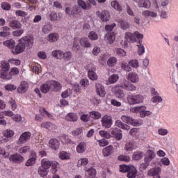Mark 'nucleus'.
<instances>
[{
    "label": "nucleus",
    "mask_w": 178,
    "mask_h": 178,
    "mask_svg": "<svg viewBox=\"0 0 178 178\" xmlns=\"http://www.w3.org/2000/svg\"><path fill=\"white\" fill-rule=\"evenodd\" d=\"M34 44V40L31 38H26L21 39L19 42L16 45V42L13 40H8L3 42V45L12 49L13 54L17 55L24 51L26 48H31Z\"/></svg>",
    "instance_id": "obj_1"
},
{
    "label": "nucleus",
    "mask_w": 178,
    "mask_h": 178,
    "mask_svg": "<svg viewBox=\"0 0 178 178\" xmlns=\"http://www.w3.org/2000/svg\"><path fill=\"white\" fill-rule=\"evenodd\" d=\"M40 90L44 94H47L49 91H60L62 90V85L56 81H47L46 83L40 86Z\"/></svg>",
    "instance_id": "obj_2"
},
{
    "label": "nucleus",
    "mask_w": 178,
    "mask_h": 178,
    "mask_svg": "<svg viewBox=\"0 0 178 178\" xmlns=\"http://www.w3.org/2000/svg\"><path fill=\"white\" fill-rule=\"evenodd\" d=\"M1 70H0V78L3 80H10V74L9 70H10V64L8 62H3L1 65Z\"/></svg>",
    "instance_id": "obj_3"
},
{
    "label": "nucleus",
    "mask_w": 178,
    "mask_h": 178,
    "mask_svg": "<svg viewBox=\"0 0 178 178\" xmlns=\"http://www.w3.org/2000/svg\"><path fill=\"white\" fill-rule=\"evenodd\" d=\"M42 163V166L41 168H44V169H49V168H51V166H52V168H54L53 172L54 173H56V172H58V169H59V168H60V165L59 164V163L54 161V163H52L51 161H49L47 159H42L41 161Z\"/></svg>",
    "instance_id": "obj_4"
},
{
    "label": "nucleus",
    "mask_w": 178,
    "mask_h": 178,
    "mask_svg": "<svg viewBox=\"0 0 178 178\" xmlns=\"http://www.w3.org/2000/svg\"><path fill=\"white\" fill-rule=\"evenodd\" d=\"M127 99L130 105H134L136 104H141L144 101V97L141 95H129Z\"/></svg>",
    "instance_id": "obj_5"
},
{
    "label": "nucleus",
    "mask_w": 178,
    "mask_h": 178,
    "mask_svg": "<svg viewBox=\"0 0 178 178\" xmlns=\"http://www.w3.org/2000/svg\"><path fill=\"white\" fill-rule=\"evenodd\" d=\"M131 112H140L141 118H145V116H149L151 112L145 111V106H136L131 109Z\"/></svg>",
    "instance_id": "obj_6"
},
{
    "label": "nucleus",
    "mask_w": 178,
    "mask_h": 178,
    "mask_svg": "<svg viewBox=\"0 0 178 178\" xmlns=\"http://www.w3.org/2000/svg\"><path fill=\"white\" fill-rule=\"evenodd\" d=\"M162 169L160 167L153 168L148 170L147 176L153 178H161V172Z\"/></svg>",
    "instance_id": "obj_7"
},
{
    "label": "nucleus",
    "mask_w": 178,
    "mask_h": 178,
    "mask_svg": "<svg viewBox=\"0 0 178 178\" xmlns=\"http://www.w3.org/2000/svg\"><path fill=\"white\" fill-rule=\"evenodd\" d=\"M121 120L122 122H124V123L131 124L132 126L137 127L140 126V122H138V120L133 119V118L129 116V115H122L121 117Z\"/></svg>",
    "instance_id": "obj_8"
},
{
    "label": "nucleus",
    "mask_w": 178,
    "mask_h": 178,
    "mask_svg": "<svg viewBox=\"0 0 178 178\" xmlns=\"http://www.w3.org/2000/svg\"><path fill=\"white\" fill-rule=\"evenodd\" d=\"M97 16H99L102 22H109V17H111V14L109 11L104 10L100 13L99 11L96 12Z\"/></svg>",
    "instance_id": "obj_9"
},
{
    "label": "nucleus",
    "mask_w": 178,
    "mask_h": 178,
    "mask_svg": "<svg viewBox=\"0 0 178 178\" xmlns=\"http://www.w3.org/2000/svg\"><path fill=\"white\" fill-rule=\"evenodd\" d=\"M31 137V133L30 131H26L22 134L19 138V144H25L27 141H29Z\"/></svg>",
    "instance_id": "obj_10"
},
{
    "label": "nucleus",
    "mask_w": 178,
    "mask_h": 178,
    "mask_svg": "<svg viewBox=\"0 0 178 178\" xmlns=\"http://www.w3.org/2000/svg\"><path fill=\"white\" fill-rule=\"evenodd\" d=\"M111 136H113V137L115 138V140H117L118 141H120V140L123 138V135L122 134V130L120 129H111Z\"/></svg>",
    "instance_id": "obj_11"
},
{
    "label": "nucleus",
    "mask_w": 178,
    "mask_h": 178,
    "mask_svg": "<svg viewBox=\"0 0 178 178\" xmlns=\"http://www.w3.org/2000/svg\"><path fill=\"white\" fill-rule=\"evenodd\" d=\"M29 90V83L26 81H22L17 91L19 94H24Z\"/></svg>",
    "instance_id": "obj_12"
},
{
    "label": "nucleus",
    "mask_w": 178,
    "mask_h": 178,
    "mask_svg": "<svg viewBox=\"0 0 178 178\" xmlns=\"http://www.w3.org/2000/svg\"><path fill=\"white\" fill-rule=\"evenodd\" d=\"M49 145L50 148H51V149H54V151H57V149L59 148L60 145V143L58 139L53 138L49 141Z\"/></svg>",
    "instance_id": "obj_13"
},
{
    "label": "nucleus",
    "mask_w": 178,
    "mask_h": 178,
    "mask_svg": "<svg viewBox=\"0 0 178 178\" xmlns=\"http://www.w3.org/2000/svg\"><path fill=\"white\" fill-rule=\"evenodd\" d=\"M122 88H124L127 91H136V88L134 85L131 84L127 81H124L122 84L120 86Z\"/></svg>",
    "instance_id": "obj_14"
},
{
    "label": "nucleus",
    "mask_w": 178,
    "mask_h": 178,
    "mask_svg": "<svg viewBox=\"0 0 178 178\" xmlns=\"http://www.w3.org/2000/svg\"><path fill=\"white\" fill-rule=\"evenodd\" d=\"M10 161L13 162V163H20V162H23V161H24V158L19 154H13L10 156Z\"/></svg>",
    "instance_id": "obj_15"
},
{
    "label": "nucleus",
    "mask_w": 178,
    "mask_h": 178,
    "mask_svg": "<svg viewBox=\"0 0 178 178\" xmlns=\"http://www.w3.org/2000/svg\"><path fill=\"white\" fill-rule=\"evenodd\" d=\"M102 122L103 127H106V129H109V127L112 126V119H111L108 115H104L102 118Z\"/></svg>",
    "instance_id": "obj_16"
},
{
    "label": "nucleus",
    "mask_w": 178,
    "mask_h": 178,
    "mask_svg": "<svg viewBox=\"0 0 178 178\" xmlns=\"http://www.w3.org/2000/svg\"><path fill=\"white\" fill-rule=\"evenodd\" d=\"M95 87H96L97 94H98L99 97H105L106 92L105 91V88H104V86L100 83H96Z\"/></svg>",
    "instance_id": "obj_17"
},
{
    "label": "nucleus",
    "mask_w": 178,
    "mask_h": 178,
    "mask_svg": "<svg viewBox=\"0 0 178 178\" xmlns=\"http://www.w3.org/2000/svg\"><path fill=\"white\" fill-rule=\"evenodd\" d=\"M137 173H138L137 168H136V167H134V165H130L127 177L136 178V177H137Z\"/></svg>",
    "instance_id": "obj_18"
},
{
    "label": "nucleus",
    "mask_w": 178,
    "mask_h": 178,
    "mask_svg": "<svg viewBox=\"0 0 178 178\" xmlns=\"http://www.w3.org/2000/svg\"><path fill=\"white\" fill-rule=\"evenodd\" d=\"M138 6L139 8L149 9V8H151V1L149 0H138Z\"/></svg>",
    "instance_id": "obj_19"
},
{
    "label": "nucleus",
    "mask_w": 178,
    "mask_h": 178,
    "mask_svg": "<svg viewBox=\"0 0 178 178\" xmlns=\"http://www.w3.org/2000/svg\"><path fill=\"white\" fill-rule=\"evenodd\" d=\"M65 120L67 122H77L79 118L77 117V114L70 113L65 116Z\"/></svg>",
    "instance_id": "obj_20"
},
{
    "label": "nucleus",
    "mask_w": 178,
    "mask_h": 178,
    "mask_svg": "<svg viewBox=\"0 0 178 178\" xmlns=\"http://www.w3.org/2000/svg\"><path fill=\"white\" fill-rule=\"evenodd\" d=\"M96 175H97V170L92 167L88 169L86 173V178H95Z\"/></svg>",
    "instance_id": "obj_21"
},
{
    "label": "nucleus",
    "mask_w": 178,
    "mask_h": 178,
    "mask_svg": "<svg viewBox=\"0 0 178 178\" xmlns=\"http://www.w3.org/2000/svg\"><path fill=\"white\" fill-rule=\"evenodd\" d=\"M131 83H138V75L136 72H130L127 77Z\"/></svg>",
    "instance_id": "obj_22"
},
{
    "label": "nucleus",
    "mask_w": 178,
    "mask_h": 178,
    "mask_svg": "<svg viewBox=\"0 0 178 178\" xmlns=\"http://www.w3.org/2000/svg\"><path fill=\"white\" fill-rule=\"evenodd\" d=\"M80 44L83 48H91V43L90 42V40L87 38H81Z\"/></svg>",
    "instance_id": "obj_23"
},
{
    "label": "nucleus",
    "mask_w": 178,
    "mask_h": 178,
    "mask_svg": "<svg viewBox=\"0 0 178 178\" xmlns=\"http://www.w3.org/2000/svg\"><path fill=\"white\" fill-rule=\"evenodd\" d=\"M134 37L131 33H127L125 34V41L124 42V45L127 47L129 45V42H133L134 41Z\"/></svg>",
    "instance_id": "obj_24"
},
{
    "label": "nucleus",
    "mask_w": 178,
    "mask_h": 178,
    "mask_svg": "<svg viewBox=\"0 0 178 178\" xmlns=\"http://www.w3.org/2000/svg\"><path fill=\"white\" fill-rule=\"evenodd\" d=\"M112 8H113L117 12H122L123 10V8L122 7V5L118 2V1L114 0L111 3Z\"/></svg>",
    "instance_id": "obj_25"
},
{
    "label": "nucleus",
    "mask_w": 178,
    "mask_h": 178,
    "mask_svg": "<svg viewBox=\"0 0 178 178\" xmlns=\"http://www.w3.org/2000/svg\"><path fill=\"white\" fill-rule=\"evenodd\" d=\"M37 160V155L35 154L32 153L30 159L26 161V166H33L35 163V161Z\"/></svg>",
    "instance_id": "obj_26"
},
{
    "label": "nucleus",
    "mask_w": 178,
    "mask_h": 178,
    "mask_svg": "<svg viewBox=\"0 0 178 178\" xmlns=\"http://www.w3.org/2000/svg\"><path fill=\"white\" fill-rule=\"evenodd\" d=\"M14 134L15 132H13L12 130L7 129L4 131L3 132V137H6V138H4L5 141H9V138H10V137H13Z\"/></svg>",
    "instance_id": "obj_27"
},
{
    "label": "nucleus",
    "mask_w": 178,
    "mask_h": 178,
    "mask_svg": "<svg viewBox=\"0 0 178 178\" xmlns=\"http://www.w3.org/2000/svg\"><path fill=\"white\" fill-rule=\"evenodd\" d=\"M111 154H113V146L110 145L103 149V154L104 156H109Z\"/></svg>",
    "instance_id": "obj_28"
},
{
    "label": "nucleus",
    "mask_w": 178,
    "mask_h": 178,
    "mask_svg": "<svg viewBox=\"0 0 178 178\" xmlns=\"http://www.w3.org/2000/svg\"><path fill=\"white\" fill-rule=\"evenodd\" d=\"M114 93L117 98H124V92H123V91L120 90V87H115L114 88Z\"/></svg>",
    "instance_id": "obj_29"
},
{
    "label": "nucleus",
    "mask_w": 178,
    "mask_h": 178,
    "mask_svg": "<svg viewBox=\"0 0 178 178\" xmlns=\"http://www.w3.org/2000/svg\"><path fill=\"white\" fill-rule=\"evenodd\" d=\"M10 27L12 29H22V24L17 20H12L9 24Z\"/></svg>",
    "instance_id": "obj_30"
},
{
    "label": "nucleus",
    "mask_w": 178,
    "mask_h": 178,
    "mask_svg": "<svg viewBox=\"0 0 178 178\" xmlns=\"http://www.w3.org/2000/svg\"><path fill=\"white\" fill-rule=\"evenodd\" d=\"M119 26L122 29V30H128L130 29V24L129 22L124 21L123 19H120L118 21Z\"/></svg>",
    "instance_id": "obj_31"
},
{
    "label": "nucleus",
    "mask_w": 178,
    "mask_h": 178,
    "mask_svg": "<svg viewBox=\"0 0 178 178\" xmlns=\"http://www.w3.org/2000/svg\"><path fill=\"white\" fill-rule=\"evenodd\" d=\"M42 31L44 34H48L50 31H52V24L47 23L43 26Z\"/></svg>",
    "instance_id": "obj_32"
},
{
    "label": "nucleus",
    "mask_w": 178,
    "mask_h": 178,
    "mask_svg": "<svg viewBox=\"0 0 178 178\" xmlns=\"http://www.w3.org/2000/svg\"><path fill=\"white\" fill-rule=\"evenodd\" d=\"M10 28L8 26L3 27V31L0 32V37H9L10 35Z\"/></svg>",
    "instance_id": "obj_33"
},
{
    "label": "nucleus",
    "mask_w": 178,
    "mask_h": 178,
    "mask_svg": "<svg viewBox=\"0 0 178 178\" xmlns=\"http://www.w3.org/2000/svg\"><path fill=\"white\" fill-rule=\"evenodd\" d=\"M115 126H117L118 127H120V129H123L124 130H130V127L123 123L120 120H118L115 122Z\"/></svg>",
    "instance_id": "obj_34"
},
{
    "label": "nucleus",
    "mask_w": 178,
    "mask_h": 178,
    "mask_svg": "<svg viewBox=\"0 0 178 178\" xmlns=\"http://www.w3.org/2000/svg\"><path fill=\"white\" fill-rule=\"evenodd\" d=\"M106 38H107L110 44H113L115 40H116V35H115V33L111 32L106 35Z\"/></svg>",
    "instance_id": "obj_35"
},
{
    "label": "nucleus",
    "mask_w": 178,
    "mask_h": 178,
    "mask_svg": "<svg viewBox=\"0 0 178 178\" xmlns=\"http://www.w3.org/2000/svg\"><path fill=\"white\" fill-rule=\"evenodd\" d=\"M81 13V7L77 5H75L72 7V16H74L75 15H80Z\"/></svg>",
    "instance_id": "obj_36"
},
{
    "label": "nucleus",
    "mask_w": 178,
    "mask_h": 178,
    "mask_svg": "<svg viewBox=\"0 0 178 178\" xmlns=\"http://www.w3.org/2000/svg\"><path fill=\"white\" fill-rule=\"evenodd\" d=\"M93 70L94 67L92 68V70L88 68V76L90 80H97L98 76H97V74L95 72H93Z\"/></svg>",
    "instance_id": "obj_37"
},
{
    "label": "nucleus",
    "mask_w": 178,
    "mask_h": 178,
    "mask_svg": "<svg viewBox=\"0 0 178 178\" xmlns=\"http://www.w3.org/2000/svg\"><path fill=\"white\" fill-rule=\"evenodd\" d=\"M86 145L85 143H80L76 147V151L79 154H83L86 151Z\"/></svg>",
    "instance_id": "obj_38"
},
{
    "label": "nucleus",
    "mask_w": 178,
    "mask_h": 178,
    "mask_svg": "<svg viewBox=\"0 0 178 178\" xmlns=\"http://www.w3.org/2000/svg\"><path fill=\"white\" fill-rule=\"evenodd\" d=\"M61 59H63V60H65L66 62L67 60H70L72 59V52L67 51L65 53H63V51Z\"/></svg>",
    "instance_id": "obj_39"
},
{
    "label": "nucleus",
    "mask_w": 178,
    "mask_h": 178,
    "mask_svg": "<svg viewBox=\"0 0 178 178\" xmlns=\"http://www.w3.org/2000/svg\"><path fill=\"white\" fill-rule=\"evenodd\" d=\"M117 63L118 59L116 58V57H111L108 58V60H107V65L110 67H113V66H115V65H116Z\"/></svg>",
    "instance_id": "obj_40"
},
{
    "label": "nucleus",
    "mask_w": 178,
    "mask_h": 178,
    "mask_svg": "<svg viewBox=\"0 0 178 178\" xmlns=\"http://www.w3.org/2000/svg\"><path fill=\"white\" fill-rule=\"evenodd\" d=\"M38 174L41 176V177L44 178L45 176H47L48 175V170H47L44 167H40L38 168Z\"/></svg>",
    "instance_id": "obj_41"
},
{
    "label": "nucleus",
    "mask_w": 178,
    "mask_h": 178,
    "mask_svg": "<svg viewBox=\"0 0 178 178\" xmlns=\"http://www.w3.org/2000/svg\"><path fill=\"white\" fill-rule=\"evenodd\" d=\"M62 51L55 50L52 51L51 55L54 56V58H56V59H62Z\"/></svg>",
    "instance_id": "obj_42"
},
{
    "label": "nucleus",
    "mask_w": 178,
    "mask_h": 178,
    "mask_svg": "<svg viewBox=\"0 0 178 178\" xmlns=\"http://www.w3.org/2000/svg\"><path fill=\"white\" fill-rule=\"evenodd\" d=\"M88 37L89 40H91L92 41H95L96 40H98V34H97V33H95V31H90L88 33Z\"/></svg>",
    "instance_id": "obj_43"
},
{
    "label": "nucleus",
    "mask_w": 178,
    "mask_h": 178,
    "mask_svg": "<svg viewBox=\"0 0 178 178\" xmlns=\"http://www.w3.org/2000/svg\"><path fill=\"white\" fill-rule=\"evenodd\" d=\"M134 148H136V146H134V143L131 142H127L124 147L125 151H133Z\"/></svg>",
    "instance_id": "obj_44"
},
{
    "label": "nucleus",
    "mask_w": 178,
    "mask_h": 178,
    "mask_svg": "<svg viewBox=\"0 0 178 178\" xmlns=\"http://www.w3.org/2000/svg\"><path fill=\"white\" fill-rule=\"evenodd\" d=\"M143 158V152H136L132 156V159L134 161H140Z\"/></svg>",
    "instance_id": "obj_45"
},
{
    "label": "nucleus",
    "mask_w": 178,
    "mask_h": 178,
    "mask_svg": "<svg viewBox=\"0 0 178 178\" xmlns=\"http://www.w3.org/2000/svg\"><path fill=\"white\" fill-rule=\"evenodd\" d=\"M119 80V75L118 74H113L108 78V81L110 84H113L116 83Z\"/></svg>",
    "instance_id": "obj_46"
},
{
    "label": "nucleus",
    "mask_w": 178,
    "mask_h": 178,
    "mask_svg": "<svg viewBox=\"0 0 178 178\" xmlns=\"http://www.w3.org/2000/svg\"><path fill=\"white\" fill-rule=\"evenodd\" d=\"M59 158L63 160L70 159V156L66 152H61L59 153Z\"/></svg>",
    "instance_id": "obj_47"
},
{
    "label": "nucleus",
    "mask_w": 178,
    "mask_h": 178,
    "mask_svg": "<svg viewBox=\"0 0 178 178\" xmlns=\"http://www.w3.org/2000/svg\"><path fill=\"white\" fill-rule=\"evenodd\" d=\"M79 49L80 45H79V41H77V39H74L72 46V51L74 52H79Z\"/></svg>",
    "instance_id": "obj_48"
},
{
    "label": "nucleus",
    "mask_w": 178,
    "mask_h": 178,
    "mask_svg": "<svg viewBox=\"0 0 178 178\" xmlns=\"http://www.w3.org/2000/svg\"><path fill=\"white\" fill-rule=\"evenodd\" d=\"M130 170V166L127 165H120V172L122 173H129V170Z\"/></svg>",
    "instance_id": "obj_49"
},
{
    "label": "nucleus",
    "mask_w": 178,
    "mask_h": 178,
    "mask_svg": "<svg viewBox=\"0 0 178 178\" xmlns=\"http://www.w3.org/2000/svg\"><path fill=\"white\" fill-rule=\"evenodd\" d=\"M72 93L73 92L72 91V90L69 88L62 92L61 97L63 98H67V97H70V95H72Z\"/></svg>",
    "instance_id": "obj_50"
},
{
    "label": "nucleus",
    "mask_w": 178,
    "mask_h": 178,
    "mask_svg": "<svg viewBox=\"0 0 178 178\" xmlns=\"http://www.w3.org/2000/svg\"><path fill=\"white\" fill-rule=\"evenodd\" d=\"M90 118H92V119H100L102 116L101 113L97 111H91L90 113Z\"/></svg>",
    "instance_id": "obj_51"
},
{
    "label": "nucleus",
    "mask_w": 178,
    "mask_h": 178,
    "mask_svg": "<svg viewBox=\"0 0 178 178\" xmlns=\"http://www.w3.org/2000/svg\"><path fill=\"white\" fill-rule=\"evenodd\" d=\"M121 69H122V70H124L125 72H131V67L127 63H122L121 64Z\"/></svg>",
    "instance_id": "obj_52"
},
{
    "label": "nucleus",
    "mask_w": 178,
    "mask_h": 178,
    "mask_svg": "<svg viewBox=\"0 0 178 178\" xmlns=\"http://www.w3.org/2000/svg\"><path fill=\"white\" fill-rule=\"evenodd\" d=\"M10 75V79H12V76H15V74H19V70L17 67H12L10 71L9 72Z\"/></svg>",
    "instance_id": "obj_53"
},
{
    "label": "nucleus",
    "mask_w": 178,
    "mask_h": 178,
    "mask_svg": "<svg viewBox=\"0 0 178 178\" xmlns=\"http://www.w3.org/2000/svg\"><path fill=\"white\" fill-rule=\"evenodd\" d=\"M115 52L119 56H126V51L122 49L117 48L115 49Z\"/></svg>",
    "instance_id": "obj_54"
},
{
    "label": "nucleus",
    "mask_w": 178,
    "mask_h": 178,
    "mask_svg": "<svg viewBox=\"0 0 178 178\" xmlns=\"http://www.w3.org/2000/svg\"><path fill=\"white\" fill-rule=\"evenodd\" d=\"M88 159L87 158L81 159L78 162V166H86V165H88Z\"/></svg>",
    "instance_id": "obj_55"
},
{
    "label": "nucleus",
    "mask_w": 178,
    "mask_h": 178,
    "mask_svg": "<svg viewBox=\"0 0 178 178\" xmlns=\"http://www.w3.org/2000/svg\"><path fill=\"white\" fill-rule=\"evenodd\" d=\"M129 67L131 66V67L137 68L138 67V60H131L129 62Z\"/></svg>",
    "instance_id": "obj_56"
},
{
    "label": "nucleus",
    "mask_w": 178,
    "mask_h": 178,
    "mask_svg": "<svg viewBox=\"0 0 178 178\" xmlns=\"http://www.w3.org/2000/svg\"><path fill=\"white\" fill-rule=\"evenodd\" d=\"M99 134H100L102 137H104V138H110L111 137H112V136L110 135L109 133H108V131H100L99 132Z\"/></svg>",
    "instance_id": "obj_57"
},
{
    "label": "nucleus",
    "mask_w": 178,
    "mask_h": 178,
    "mask_svg": "<svg viewBox=\"0 0 178 178\" xmlns=\"http://www.w3.org/2000/svg\"><path fill=\"white\" fill-rule=\"evenodd\" d=\"M78 5L84 10H87V4L83 0H78Z\"/></svg>",
    "instance_id": "obj_58"
},
{
    "label": "nucleus",
    "mask_w": 178,
    "mask_h": 178,
    "mask_svg": "<svg viewBox=\"0 0 178 178\" xmlns=\"http://www.w3.org/2000/svg\"><path fill=\"white\" fill-rule=\"evenodd\" d=\"M24 32V30L18 29L13 32V35H14V37H20V35H22V34H23Z\"/></svg>",
    "instance_id": "obj_59"
},
{
    "label": "nucleus",
    "mask_w": 178,
    "mask_h": 178,
    "mask_svg": "<svg viewBox=\"0 0 178 178\" xmlns=\"http://www.w3.org/2000/svg\"><path fill=\"white\" fill-rule=\"evenodd\" d=\"M118 161H123L124 162H129L130 156L121 155V156H118Z\"/></svg>",
    "instance_id": "obj_60"
},
{
    "label": "nucleus",
    "mask_w": 178,
    "mask_h": 178,
    "mask_svg": "<svg viewBox=\"0 0 178 178\" xmlns=\"http://www.w3.org/2000/svg\"><path fill=\"white\" fill-rule=\"evenodd\" d=\"M48 38L50 42H56V41H58V37L55 34L49 35Z\"/></svg>",
    "instance_id": "obj_61"
},
{
    "label": "nucleus",
    "mask_w": 178,
    "mask_h": 178,
    "mask_svg": "<svg viewBox=\"0 0 178 178\" xmlns=\"http://www.w3.org/2000/svg\"><path fill=\"white\" fill-rule=\"evenodd\" d=\"M49 17L51 22H55V20H58V14L55 12H51L50 13Z\"/></svg>",
    "instance_id": "obj_62"
},
{
    "label": "nucleus",
    "mask_w": 178,
    "mask_h": 178,
    "mask_svg": "<svg viewBox=\"0 0 178 178\" xmlns=\"http://www.w3.org/2000/svg\"><path fill=\"white\" fill-rule=\"evenodd\" d=\"M1 8L4 10H10V4L8 2H4L1 3Z\"/></svg>",
    "instance_id": "obj_63"
},
{
    "label": "nucleus",
    "mask_w": 178,
    "mask_h": 178,
    "mask_svg": "<svg viewBox=\"0 0 178 178\" xmlns=\"http://www.w3.org/2000/svg\"><path fill=\"white\" fill-rule=\"evenodd\" d=\"M17 87L15 85H6L5 86V90H6L7 91H15V90H16Z\"/></svg>",
    "instance_id": "obj_64"
}]
</instances>
